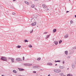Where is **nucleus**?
Listing matches in <instances>:
<instances>
[{
  "mask_svg": "<svg viewBox=\"0 0 76 76\" xmlns=\"http://www.w3.org/2000/svg\"><path fill=\"white\" fill-rule=\"evenodd\" d=\"M54 72L56 73H60V72H61V70L56 69L54 70Z\"/></svg>",
  "mask_w": 76,
  "mask_h": 76,
  "instance_id": "f257e3e1",
  "label": "nucleus"
},
{
  "mask_svg": "<svg viewBox=\"0 0 76 76\" xmlns=\"http://www.w3.org/2000/svg\"><path fill=\"white\" fill-rule=\"evenodd\" d=\"M1 59V60H4V61H7L6 58L4 57H2Z\"/></svg>",
  "mask_w": 76,
  "mask_h": 76,
  "instance_id": "f03ea898",
  "label": "nucleus"
},
{
  "mask_svg": "<svg viewBox=\"0 0 76 76\" xmlns=\"http://www.w3.org/2000/svg\"><path fill=\"white\" fill-rule=\"evenodd\" d=\"M16 61H22V59L20 58H17L16 59Z\"/></svg>",
  "mask_w": 76,
  "mask_h": 76,
  "instance_id": "7ed1b4c3",
  "label": "nucleus"
},
{
  "mask_svg": "<svg viewBox=\"0 0 76 76\" xmlns=\"http://www.w3.org/2000/svg\"><path fill=\"white\" fill-rule=\"evenodd\" d=\"M36 22H35L34 23H33L31 24L32 26H35V25H36Z\"/></svg>",
  "mask_w": 76,
  "mask_h": 76,
  "instance_id": "20e7f679",
  "label": "nucleus"
},
{
  "mask_svg": "<svg viewBox=\"0 0 76 76\" xmlns=\"http://www.w3.org/2000/svg\"><path fill=\"white\" fill-rule=\"evenodd\" d=\"M68 36H69L68 35V34H66V35H65L64 36V38H67V37H68Z\"/></svg>",
  "mask_w": 76,
  "mask_h": 76,
  "instance_id": "39448f33",
  "label": "nucleus"
},
{
  "mask_svg": "<svg viewBox=\"0 0 76 76\" xmlns=\"http://www.w3.org/2000/svg\"><path fill=\"white\" fill-rule=\"evenodd\" d=\"M43 7V8H46V5L45 4H43L42 5Z\"/></svg>",
  "mask_w": 76,
  "mask_h": 76,
  "instance_id": "423d86ee",
  "label": "nucleus"
},
{
  "mask_svg": "<svg viewBox=\"0 0 76 76\" xmlns=\"http://www.w3.org/2000/svg\"><path fill=\"white\" fill-rule=\"evenodd\" d=\"M19 70H20V71H23V70H24V69H21V68H20L19 69Z\"/></svg>",
  "mask_w": 76,
  "mask_h": 76,
  "instance_id": "0eeeda50",
  "label": "nucleus"
},
{
  "mask_svg": "<svg viewBox=\"0 0 76 76\" xmlns=\"http://www.w3.org/2000/svg\"><path fill=\"white\" fill-rule=\"evenodd\" d=\"M25 3H26V4H27L28 5L29 4L28 3V2L27 1H25Z\"/></svg>",
  "mask_w": 76,
  "mask_h": 76,
  "instance_id": "6e6552de",
  "label": "nucleus"
},
{
  "mask_svg": "<svg viewBox=\"0 0 76 76\" xmlns=\"http://www.w3.org/2000/svg\"><path fill=\"white\" fill-rule=\"evenodd\" d=\"M67 76H73V75H72V74H69L67 75Z\"/></svg>",
  "mask_w": 76,
  "mask_h": 76,
  "instance_id": "1a4fd4ad",
  "label": "nucleus"
},
{
  "mask_svg": "<svg viewBox=\"0 0 76 76\" xmlns=\"http://www.w3.org/2000/svg\"><path fill=\"white\" fill-rule=\"evenodd\" d=\"M59 68H60V69H64V66H59Z\"/></svg>",
  "mask_w": 76,
  "mask_h": 76,
  "instance_id": "9d476101",
  "label": "nucleus"
},
{
  "mask_svg": "<svg viewBox=\"0 0 76 76\" xmlns=\"http://www.w3.org/2000/svg\"><path fill=\"white\" fill-rule=\"evenodd\" d=\"M34 18V19L32 18L31 19V21L32 22H34V21H35V19H34V18Z\"/></svg>",
  "mask_w": 76,
  "mask_h": 76,
  "instance_id": "9b49d317",
  "label": "nucleus"
},
{
  "mask_svg": "<svg viewBox=\"0 0 76 76\" xmlns=\"http://www.w3.org/2000/svg\"><path fill=\"white\" fill-rule=\"evenodd\" d=\"M65 54H66V55H67V54H68V53H68V51H66L65 52Z\"/></svg>",
  "mask_w": 76,
  "mask_h": 76,
  "instance_id": "f8f14e48",
  "label": "nucleus"
},
{
  "mask_svg": "<svg viewBox=\"0 0 76 76\" xmlns=\"http://www.w3.org/2000/svg\"><path fill=\"white\" fill-rule=\"evenodd\" d=\"M50 34L47 35L46 37V39L49 38V37H50Z\"/></svg>",
  "mask_w": 76,
  "mask_h": 76,
  "instance_id": "ddd939ff",
  "label": "nucleus"
},
{
  "mask_svg": "<svg viewBox=\"0 0 76 76\" xmlns=\"http://www.w3.org/2000/svg\"><path fill=\"white\" fill-rule=\"evenodd\" d=\"M55 44L56 45H57V44H58V42L57 41H55Z\"/></svg>",
  "mask_w": 76,
  "mask_h": 76,
  "instance_id": "4468645a",
  "label": "nucleus"
},
{
  "mask_svg": "<svg viewBox=\"0 0 76 76\" xmlns=\"http://www.w3.org/2000/svg\"><path fill=\"white\" fill-rule=\"evenodd\" d=\"M11 61L12 63H14V58H12L11 59Z\"/></svg>",
  "mask_w": 76,
  "mask_h": 76,
  "instance_id": "2eb2a0df",
  "label": "nucleus"
},
{
  "mask_svg": "<svg viewBox=\"0 0 76 76\" xmlns=\"http://www.w3.org/2000/svg\"><path fill=\"white\" fill-rule=\"evenodd\" d=\"M32 65L31 64H28V66H32Z\"/></svg>",
  "mask_w": 76,
  "mask_h": 76,
  "instance_id": "dca6fc26",
  "label": "nucleus"
},
{
  "mask_svg": "<svg viewBox=\"0 0 76 76\" xmlns=\"http://www.w3.org/2000/svg\"><path fill=\"white\" fill-rule=\"evenodd\" d=\"M72 68H73V69H75V65L73 64L72 65Z\"/></svg>",
  "mask_w": 76,
  "mask_h": 76,
  "instance_id": "f3484780",
  "label": "nucleus"
},
{
  "mask_svg": "<svg viewBox=\"0 0 76 76\" xmlns=\"http://www.w3.org/2000/svg\"><path fill=\"white\" fill-rule=\"evenodd\" d=\"M20 47H21V46L19 45H18L17 46V48H20Z\"/></svg>",
  "mask_w": 76,
  "mask_h": 76,
  "instance_id": "a211bd4d",
  "label": "nucleus"
},
{
  "mask_svg": "<svg viewBox=\"0 0 76 76\" xmlns=\"http://www.w3.org/2000/svg\"><path fill=\"white\" fill-rule=\"evenodd\" d=\"M53 32H56V29H55L53 30Z\"/></svg>",
  "mask_w": 76,
  "mask_h": 76,
  "instance_id": "6ab92c4d",
  "label": "nucleus"
},
{
  "mask_svg": "<svg viewBox=\"0 0 76 76\" xmlns=\"http://www.w3.org/2000/svg\"><path fill=\"white\" fill-rule=\"evenodd\" d=\"M48 65H50V66H52V64L51 63H49L48 64Z\"/></svg>",
  "mask_w": 76,
  "mask_h": 76,
  "instance_id": "aec40b11",
  "label": "nucleus"
},
{
  "mask_svg": "<svg viewBox=\"0 0 76 76\" xmlns=\"http://www.w3.org/2000/svg\"><path fill=\"white\" fill-rule=\"evenodd\" d=\"M13 73H16V71L15 70H13Z\"/></svg>",
  "mask_w": 76,
  "mask_h": 76,
  "instance_id": "412c9836",
  "label": "nucleus"
},
{
  "mask_svg": "<svg viewBox=\"0 0 76 76\" xmlns=\"http://www.w3.org/2000/svg\"><path fill=\"white\" fill-rule=\"evenodd\" d=\"M41 60V58H38L37 59V60L39 61Z\"/></svg>",
  "mask_w": 76,
  "mask_h": 76,
  "instance_id": "4be33fe9",
  "label": "nucleus"
},
{
  "mask_svg": "<svg viewBox=\"0 0 76 76\" xmlns=\"http://www.w3.org/2000/svg\"><path fill=\"white\" fill-rule=\"evenodd\" d=\"M61 42H62V41H61H61H60L59 42V44H61Z\"/></svg>",
  "mask_w": 76,
  "mask_h": 76,
  "instance_id": "5701e85b",
  "label": "nucleus"
},
{
  "mask_svg": "<svg viewBox=\"0 0 76 76\" xmlns=\"http://www.w3.org/2000/svg\"><path fill=\"white\" fill-rule=\"evenodd\" d=\"M70 22H71V24H72V23H73V21L72 20L70 21Z\"/></svg>",
  "mask_w": 76,
  "mask_h": 76,
  "instance_id": "b1692460",
  "label": "nucleus"
},
{
  "mask_svg": "<svg viewBox=\"0 0 76 76\" xmlns=\"http://www.w3.org/2000/svg\"><path fill=\"white\" fill-rule=\"evenodd\" d=\"M33 32V29L31 30H30V33H32Z\"/></svg>",
  "mask_w": 76,
  "mask_h": 76,
  "instance_id": "393cba45",
  "label": "nucleus"
},
{
  "mask_svg": "<svg viewBox=\"0 0 76 76\" xmlns=\"http://www.w3.org/2000/svg\"><path fill=\"white\" fill-rule=\"evenodd\" d=\"M61 76H66V75H64V74H63V73H62Z\"/></svg>",
  "mask_w": 76,
  "mask_h": 76,
  "instance_id": "a878e982",
  "label": "nucleus"
},
{
  "mask_svg": "<svg viewBox=\"0 0 76 76\" xmlns=\"http://www.w3.org/2000/svg\"><path fill=\"white\" fill-rule=\"evenodd\" d=\"M31 7L32 8L34 7V5H32Z\"/></svg>",
  "mask_w": 76,
  "mask_h": 76,
  "instance_id": "bb28decb",
  "label": "nucleus"
},
{
  "mask_svg": "<svg viewBox=\"0 0 76 76\" xmlns=\"http://www.w3.org/2000/svg\"><path fill=\"white\" fill-rule=\"evenodd\" d=\"M24 66H28V64H24Z\"/></svg>",
  "mask_w": 76,
  "mask_h": 76,
  "instance_id": "cd10ccee",
  "label": "nucleus"
},
{
  "mask_svg": "<svg viewBox=\"0 0 76 76\" xmlns=\"http://www.w3.org/2000/svg\"><path fill=\"white\" fill-rule=\"evenodd\" d=\"M23 61L25 60V57H23Z\"/></svg>",
  "mask_w": 76,
  "mask_h": 76,
  "instance_id": "c85d7f7f",
  "label": "nucleus"
},
{
  "mask_svg": "<svg viewBox=\"0 0 76 76\" xmlns=\"http://www.w3.org/2000/svg\"><path fill=\"white\" fill-rule=\"evenodd\" d=\"M24 41L25 42H28V41L27 40H25Z\"/></svg>",
  "mask_w": 76,
  "mask_h": 76,
  "instance_id": "c756f323",
  "label": "nucleus"
},
{
  "mask_svg": "<svg viewBox=\"0 0 76 76\" xmlns=\"http://www.w3.org/2000/svg\"><path fill=\"white\" fill-rule=\"evenodd\" d=\"M12 58H8V59L9 60H11Z\"/></svg>",
  "mask_w": 76,
  "mask_h": 76,
  "instance_id": "7c9ffc66",
  "label": "nucleus"
},
{
  "mask_svg": "<svg viewBox=\"0 0 76 76\" xmlns=\"http://www.w3.org/2000/svg\"><path fill=\"white\" fill-rule=\"evenodd\" d=\"M29 47H32V45H30L28 46Z\"/></svg>",
  "mask_w": 76,
  "mask_h": 76,
  "instance_id": "2f4dec72",
  "label": "nucleus"
},
{
  "mask_svg": "<svg viewBox=\"0 0 76 76\" xmlns=\"http://www.w3.org/2000/svg\"><path fill=\"white\" fill-rule=\"evenodd\" d=\"M70 58V56H69L67 57L68 58Z\"/></svg>",
  "mask_w": 76,
  "mask_h": 76,
  "instance_id": "473e14b6",
  "label": "nucleus"
},
{
  "mask_svg": "<svg viewBox=\"0 0 76 76\" xmlns=\"http://www.w3.org/2000/svg\"><path fill=\"white\" fill-rule=\"evenodd\" d=\"M33 72L34 73H36V71H33Z\"/></svg>",
  "mask_w": 76,
  "mask_h": 76,
  "instance_id": "72a5a7b5",
  "label": "nucleus"
},
{
  "mask_svg": "<svg viewBox=\"0 0 76 76\" xmlns=\"http://www.w3.org/2000/svg\"><path fill=\"white\" fill-rule=\"evenodd\" d=\"M12 15H15V13H12Z\"/></svg>",
  "mask_w": 76,
  "mask_h": 76,
  "instance_id": "f704fd0d",
  "label": "nucleus"
},
{
  "mask_svg": "<svg viewBox=\"0 0 76 76\" xmlns=\"http://www.w3.org/2000/svg\"><path fill=\"white\" fill-rule=\"evenodd\" d=\"M61 61H57V62H60Z\"/></svg>",
  "mask_w": 76,
  "mask_h": 76,
  "instance_id": "c9c22d12",
  "label": "nucleus"
},
{
  "mask_svg": "<svg viewBox=\"0 0 76 76\" xmlns=\"http://www.w3.org/2000/svg\"><path fill=\"white\" fill-rule=\"evenodd\" d=\"M45 34H47V32H45Z\"/></svg>",
  "mask_w": 76,
  "mask_h": 76,
  "instance_id": "e433bc0d",
  "label": "nucleus"
},
{
  "mask_svg": "<svg viewBox=\"0 0 76 76\" xmlns=\"http://www.w3.org/2000/svg\"><path fill=\"white\" fill-rule=\"evenodd\" d=\"M63 64H64V61H63Z\"/></svg>",
  "mask_w": 76,
  "mask_h": 76,
  "instance_id": "4c0bfd02",
  "label": "nucleus"
},
{
  "mask_svg": "<svg viewBox=\"0 0 76 76\" xmlns=\"http://www.w3.org/2000/svg\"><path fill=\"white\" fill-rule=\"evenodd\" d=\"M46 10H48V9H46Z\"/></svg>",
  "mask_w": 76,
  "mask_h": 76,
  "instance_id": "58836bf2",
  "label": "nucleus"
},
{
  "mask_svg": "<svg viewBox=\"0 0 76 76\" xmlns=\"http://www.w3.org/2000/svg\"><path fill=\"white\" fill-rule=\"evenodd\" d=\"M68 12H69V11H67L66 13H68Z\"/></svg>",
  "mask_w": 76,
  "mask_h": 76,
  "instance_id": "ea45409f",
  "label": "nucleus"
},
{
  "mask_svg": "<svg viewBox=\"0 0 76 76\" xmlns=\"http://www.w3.org/2000/svg\"><path fill=\"white\" fill-rule=\"evenodd\" d=\"M48 76H50V75L49 74L48 75Z\"/></svg>",
  "mask_w": 76,
  "mask_h": 76,
  "instance_id": "a19ab883",
  "label": "nucleus"
},
{
  "mask_svg": "<svg viewBox=\"0 0 76 76\" xmlns=\"http://www.w3.org/2000/svg\"><path fill=\"white\" fill-rule=\"evenodd\" d=\"M55 62H56H56H57V61H55Z\"/></svg>",
  "mask_w": 76,
  "mask_h": 76,
  "instance_id": "79ce46f5",
  "label": "nucleus"
},
{
  "mask_svg": "<svg viewBox=\"0 0 76 76\" xmlns=\"http://www.w3.org/2000/svg\"><path fill=\"white\" fill-rule=\"evenodd\" d=\"M35 0V1H38V0Z\"/></svg>",
  "mask_w": 76,
  "mask_h": 76,
  "instance_id": "37998d69",
  "label": "nucleus"
},
{
  "mask_svg": "<svg viewBox=\"0 0 76 76\" xmlns=\"http://www.w3.org/2000/svg\"><path fill=\"white\" fill-rule=\"evenodd\" d=\"M15 1V0H13V1Z\"/></svg>",
  "mask_w": 76,
  "mask_h": 76,
  "instance_id": "c03bdc74",
  "label": "nucleus"
},
{
  "mask_svg": "<svg viewBox=\"0 0 76 76\" xmlns=\"http://www.w3.org/2000/svg\"><path fill=\"white\" fill-rule=\"evenodd\" d=\"M75 18H76V15H75Z\"/></svg>",
  "mask_w": 76,
  "mask_h": 76,
  "instance_id": "a18cd8bd",
  "label": "nucleus"
},
{
  "mask_svg": "<svg viewBox=\"0 0 76 76\" xmlns=\"http://www.w3.org/2000/svg\"><path fill=\"white\" fill-rule=\"evenodd\" d=\"M55 66H57V64H56L55 65Z\"/></svg>",
  "mask_w": 76,
  "mask_h": 76,
  "instance_id": "49530a36",
  "label": "nucleus"
},
{
  "mask_svg": "<svg viewBox=\"0 0 76 76\" xmlns=\"http://www.w3.org/2000/svg\"><path fill=\"white\" fill-rule=\"evenodd\" d=\"M69 68H68L67 69V70H69Z\"/></svg>",
  "mask_w": 76,
  "mask_h": 76,
  "instance_id": "de8ad7c7",
  "label": "nucleus"
},
{
  "mask_svg": "<svg viewBox=\"0 0 76 76\" xmlns=\"http://www.w3.org/2000/svg\"><path fill=\"white\" fill-rule=\"evenodd\" d=\"M69 0V1H70V0Z\"/></svg>",
  "mask_w": 76,
  "mask_h": 76,
  "instance_id": "09e8293b",
  "label": "nucleus"
},
{
  "mask_svg": "<svg viewBox=\"0 0 76 76\" xmlns=\"http://www.w3.org/2000/svg\"><path fill=\"white\" fill-rule=\"evenodd\" d=\"M37 26V27H38V26Z\"/></svg>",
  "mask_w": 76,
  "mask_h": 76,
  "instance_id": "8fccbe9b",
  "label": "nucleus"
}]
</instances>
